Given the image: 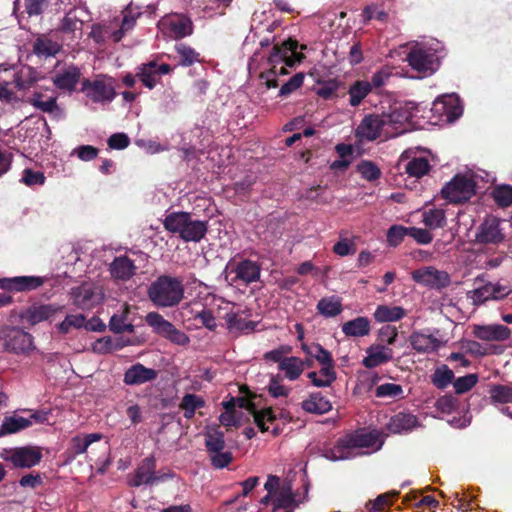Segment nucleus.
I'll use <instances>...</instances> for the list:
<instances>
[{
	"label": "nucleus",
	"mask_w": 512,
	"mask_h": 512,
	"mask_svg": "<svg viewBox=\"0 0 512 512\" xmlns=\"http://www.w3.org/2000/svg\"><path fill=\"white\" fill-rule=\"evenodd\" d=\"M147 296L158 308L176 307L185 297L183 279L168 274L160 275L148 286Z\"/></svg>",
	"instance_id": "1"
},
{
	"label": "nucleus",
	"mask_w": 512,
	"mask_h": 512,
	"mask_svg": "<svg viewBox=\"0 0 512 512\" xmlns=\"http://www.w3.org/2000/svg\"><path fill=\"white\" fill-rule=\"evenodd\" d=\"M166 230L177 233L186 242H199L207 232V223L194 220L187 212H173L168 214L163 222Z\"/></svg>",
	"instance_id": "2"
},
{
	"label": "nucleus",
	"mask_w": 512,
	"mask_h": 512,
	"mask_svg": "<svg viewBox=\"0 0 512 512\" xmlns=\"http://www.w3.org/2000/svg\"><path fill=\"white\" fill-rule=\"evenodd\" d=\"M298 43L295 40L288 39L282 45H275L269 57V62L273 64L269 74L273 76L285 75L288 73L286 67H293L300 63L304 55L297 53Z\"/></svg>",
	"instance_id": "3"
},
{
	"label": "nucleus",
	"mask_w": 512,
	"mask_h": 512,
	"mask_svg": "<svg viewBox=\"0 0 512 512\" xmlns=\"http://www.w3.org/2000/svg\"><path fill=\"white\" fill-rule=\"evenodd\" d=\"M261 267L258 263L245 259L239 262H229L224 269L226 282L233 285L242 282L245 285L260 279Z\"/></svg>",
	"instance_id": "4"
},
{
	"label": "nucleus",
	"mask_w": 512,
	"mask_h": 512,
	"mask_svg": "<svg viewBox=\"0 0 512 512\" xmlns=\"http://www.w3.org/2000/svg\"><path fill=\"white\" fill-rule=\"evenodd\" d=\"M0 341L6 351L28 354L35 349L31 334L10 326H0Z\"/></svg>",
	"instance_id": "5"
},
{
	"label": "nucleus",
	"mask_w": 512,
	"mask_h": 512,
	"mask_svg": "<svg viewBox=\"0 0 512 512\" xmlns=\"http://www.w3.org/2000/svg\"><path fill=\"white\" fill-rule=\"evenodd\" d=\"M508 222L494 216H489L479 225L475 241L484 245H498L505 240Z\"/></svg>",
	"instance_id": "6"
},
{
	"label": "nucleus",
	"mask_w": 512,
	"mask_h": 512,
	"mask_svg": "<svg viewBox=\"0 0 512 512\" xmlns=\"http://www.w3.org/2000/svg\"><path fill=\"white\" fill-rule=\"evenodd\" d=\"M475 193L474 182L464 176H455L441 190L443 198L452 203H461L469 200Z\"/></svg>",
	"instance_id": "7"
},
{
	"label": "nucleus",
	"mask_w": 512,
	"mask_h": 512,
	"mask_svg": "<svg viewBox=\"0 0 512 512\" xmlns=\"http://www.w3.org/2000/svg\"><path fill=\"white\" fill-rule=\"evenodd\" d=\"M69 295L73 304L80 309H91L103 298L101 288L90 282L71 288Z\"/></svg>",
	"instance_id": "8"
},
{
	"label": "nucleus",
	"mask_w": 512,
	"mask_h": 512,
	"mask_svg": "<svg viewBox=\"0 0 512 512\" xmlns=\"http://www.w3.org/2000/svg\"><path fill=\"white\" fill-rule=\"evenodd\" d=\"M82 91L95 103L110 102L116 95L113 81L104 76H99L93 81L84 80L82 82Z\"/></svg>",
	"instance_id": "9"
},
{
	"label": "nucleus",
	"mask_w": 512,
	"mask_h": 512,
	"mask_svg": "<svg viewBox=\"0 0 512 512\" xmlns=\"http://www.w3.org/2000/svg\"><path fill=\"white\" fill-rule=\"evenodd\" d=\"M158 28L167 37L181 39L193 32L192 21L181 14L168 15L158 22Z\"/></svg>",
	"instance_id": "10"
},
{
	"label": "nucleus",
	"mask_w": 512,
	"mask_h": 512,
	"mask_svg": "<svg viewBox=\"0 0 512 512\" xmlns=\"http://www.w3.org/2000/svg\"><path fill=\"white\" fill-rule=\"evenodd\" d=\"M406 60L415 71L424 75L434 73L438 68L437 56L431 51L415 45L411 48Z\"/></svg>",
	"instance_id": "11"
},
{
	"label": "nucleus",
	"mask_w": 512,
	"mask_h": 512,
	"mask_svg": "<svg viewBox=\"0 0 512 512\" xmlns=\"http://www.w3.org/2000/svg\"><path fill=\"white\" fill-rule=\"evenodd\" d=\"M3 458L17 468H31L40 462L42 453L37 447H17L6 451Z\"/></svg>",
	"instance_id": "12"
},
{
	"label": "nucleus",
	"mask_w": 512,
	"mask_h": 512,
	"mask_svg": "<svg viewBox=\"0 0 512 512\" xmlns=\"http://www.w3.org/2000/svg\"><path fill=\"white\" fill-rule=\"evenodd\" d=\"M411 275L415 282L435 289L444 288L450 284L449 274L433 266L414 270Z\"/></svg>",
	"instance_id": "13"
},
{
	"label": "nucleus",
	"mask_w": 512,
	"mask_h": 512,
	"mask_svg": "<svg viewBox=\"0 0 512 512\" xmlns=\"http://www.w3.org/2000/svg\"><path fill=\"white\" fill-rule=\"evenodd\" d=\"M63 311V306L57 304H33L22 314L21 318L30 325L53 319Z\"/></svg>",
	"instance_id": "14"
},
{
	"label": "nucleus",
	"mask_w": 512,
	"mask_h": 512,
	"mask_svg": "<svg viewBox=\"0 0 512 512\" xmlns=\"http://www.w3.org/2000/svg\"><path fill=\"white\" fill-rule=\"evenodd\" d=\"M46 419L40 412L31 413L28 417L13 414L4 418L1 434H13L30 427L33 423H42Z\"/></svg>",
	"instance_id": "15"
},
{
	"label": "nucleus",
	"mask_w": 512,
	"mask_h": 512,
	"mask_svg": "<svg viewBox=\"0 0 512 512\" xmlns=\"http://www.w3.org/2000/svg\"><path fill=\"white\" fill-rule=\"evenodd\" d=\"M410 150L404 151L398 161V167L410 177L421 178L430 171L429 161L425 157L411 156Z\"/></svg>",
	"instance_id": "16"
},
{
	"label": "nucleus",
	"mask_w": 512,
	"mask_h": 512,
	"mask_svg": "<svg viewBox=\"0 0 512 512\" xmlns=\"http://www.w3.org/2000/svg\"><path fill=\"white\" fill-rule=\"evenodd\" d=\"M383 119L390 129V136L402 134L407 130L406 125L413 117V112L407 106L393 109L390 113H382Z\"/></svg>",
	"instance_id": "17"
},
{
	"label": "nucleus",
	"mask_w": 512,
	"mask_h": 512,
	"mask_svg": "<svg viewBox=\"0 0 512 512\" xmlns=\"http://www.w3.org/2000/svg\"><path fill=\"white\" fill-rule=\"evenodd\" d=\"M44 278L39 276H19L0 279V288L7 291H31L42 286Z\"/></svg>",
	"instance_id": "18"
},
{
	"label": "nucleus",
	"mask_w": 512,
	"mask_h": 512,
	"mask_svg": "<svg viewBox=\"0 0 512 512\" xmlns=\"http://www.w3.org/2000/svg\"><path fill=\"white\" fill-rule=\"evenodd\" d=\"M235 400H236V404L239 407L245 408L248 411H250V413L253 415L254 422L256 423V425L259 427V429L262 432L269 430V426L267 424L273 423L276 418L271 408H267V409L259 411L255 408L254 403H252L248 399L237 398Z\"/></svg>",
	"instance_id": "19"
},
{
	"label": "nucleus",
	"mask_w": 512,
	"mask_h": 512,
	"mask_svg": "<svg viewBox=\"0 0 512 512\" xmlns=\"http://www.w3.org/2000/svg\"><path fill=\"white\" fill-rule=\"evenodd\" d=\"M345 443L351 447L352 451L357 448H376L380 449L382 441L379 440V433L376 431L371 432H356L345 436Z\"/></svg>",
	"instance_id": "20"
},
{
	"label": "nucleus",
	"mask_w": 512,
	"mask_h": 512,
	"mask_svg": "<svg viewBox=\"0 0 512 512\" xmlns=\"http://www.w3.org/2000/svg\"><path fill=\"white\" fill-rule=\"evenodd\" d=\"M359 129L362 135L369 140L376 139L381 133H385L386 135L390 134V129L387 128L382 114L366 116L359 126Z\"/></svg>",
	"instance_id": "21"
},
{
	"label": "nucleus",
	"mask_w": 512,
	"mask_h": 512,
	"mask_svg": "<svg viewBox=\"0 0 512 512\" xmlns=\"http://www.w3.org/2000/svg\"><path fill=\"white\" fill-rule=\"evenodd\" d=\"M473 334L484 341H504L510 337L511 331L502 324L478 325L474 327Z\"/></svg>",
	"instance_id": "22"
},
{
	"label": "nucleus",
	"mask_w": 512,
	"mask_h": 512,
	"mask_svg": "<svg viewBox=\"0 0 512 512\" xmlns=\"http://www.w3.org/2000/svg\"><path fill=\"white\" fill-rule=\"evenodd\" d=\"M157 378V371L137 363L132 365L124 374V383L127 385H142Z\"/></svg>",
	"instance_id": "23"
},
{
	"label": "nucleus",
	"mask_w": 512,
	"mask_h": 512,
	"mask_svg": "<svg viewBox=\"0 0 512 512\" xmlns=\"http://www.w3.org/2000/svg\"><path fill=\"white\" fill-rule=\"evenodd\" d=\"M419 426V422L413 414L399 412L393 415L386 424L387 429L393 434L407 433Z\"/></svg>",
	"instance_id": "24"
},
{
	"label": "nucleus",
	"mask_w": 512,
	"mask_h": 512,
	"mask_svg": "<svg viewBox=\"0 0 512 512\" xmlns=\"http://www.w3.org/2000/svg\"><path fill=\"white\" fill-rule=\"evenodd\" d=\"M155 468L156 465L153 459H144L136 470L135 475L129 480V485L138 487L142 484H153L158 480V478L154 475Z\"/></svg>",
	"instance_id": "25"
},
{
	"label": "nucleus",
	"mask_w": 512,
	"mask_h": 512,
	"mask_svg": "<svg viewBox=\"0 0 512 512\" xmlns=\"http://www.w3.org/2000/svg\"><path fill=\"white\" fill-rule=\"evenodd\" d=\"M393 358V351L391 348L377 345L368 349V355L364 358L363 364L367 368H374L381 364L390 361Z\"/></svg>",
	"instance_id": "26"
},
{
	"label": "nucleus",
	"mask_w": 512,
	"mask_h": 512,
	"mask_svg": "<svg viewBox=\"0 0 512 512\" xmlns=\"http://www.w3.org/2000/svg\"><path fill=\"white\" fill-rule=\"evenodd\" d=\"M410 344L419 353H430L436 351L441 342L432 335L414 332L410 336Z\"/></svg>",
	"instance_id": "27"
},
{
	"label": "nucleus",
	"mask_w": 512,
	"mask_h": 512,
	"mask_svg": "<svg viewBox=\"0 0 512 512\" xmlns=\"http://www.w3.org/2000/svg\"><path fill=\"white\" fill-rule=\"evenodd\" d=\"M27 101L42 112L62 114V110L57 105V98L55 96H47L42 92H34Z\"/></svg>",
	"instance_id": "28"
},
{
	"label": "nucleus",
	"mask_w": 512,
	"mask_h": 512,
	"mask_svg": "<svg viewBox=\"0 0 512 512\" xmlns=\"http://www.w3.org/2000/svg\"><path fill=\"white\" fill-rule=\"evenodd\" d=\"M81 72L75 66H69L53 77L54 85L62 90H73L80 79Z\"/></svg>",
	"instance_id": "29"
},
{
	"label": "nucleus",
	"mask_w": 512,
	"mask_h": 512,
	"mask_svg": "<svg viewBox=\"0 0 512 512\" xmlns=\"http://www.w3.org/2000/svg\"><path fill=\"white\" fill-rule=\"evenodd\" d=\"M111 275L119 280H128L136 272V267L132 260L126 256H120L114 259L110 265Z\"/></svg>",
	"instance_id": "30"
},
{
	"label": "nucleus",
	"mask_w": 512,
	"mask_h": 512,
	"mask_svg": "<svg viewBox=\"0 0 512 512\" xmlns=\"http://www.w3.org/2000/svg\"><path fill=\"white\" fill-rule=\"evenodd\" d=\"M86 12L83 9H71L62 19L60 30L64 33L81 32Z\"/></svg>",
	"instance_id": "31"
},
{
	"label": "nucleus",
	"mask_w": 512,
	"mask_h": 512,
	"mask_svg": "<svg viewBox=\"0 0 512 512\" xmlns=\"http://www.w3.org/2000/svg\"><path fill=\"white\" fill-rule=\"evenodd\" d=\"M279 370L284 373V377L290 381L297 380L305 370V361L289 356L281 361Z\"/></svg>",
	"instance_id": "32"
},
{
	"label": "nucleus",
	"mask_w": 512,
	"mask_h": 512,
	"mask_svg": "<svg viewBox=\"0 0 512 512\" xmlns=\"http://www.w3.org/2000/svg\"><path fill=\"white\" fill-rule=\"evenodd\" d=\"M60 49V44L47 35H40L33 43V52L39 57L48 58L55 56Z\"/></svg>",
	"instance_id": "33"
},
{
	"label": "nucleus",
	"mask_w": 512,
	"mask_h": 512,
	"mask_svg": "<svg viewBox=\"0 0 512 512\" xmlns=\"http://www.w3.org/2000/svg\"><path fill=\"white\" fill-rule=\"evenodd\" d=\"M295 505V497L292 493V487L290 482H284L281 484L279 490L274 494V510L277 512L278 509H289L287 512H291Z\"/></svg>",
	"instance_id": "34"
},
{
	"label": "nucleus",
	"mask_w": 512,
	"mask_h": 512,
	"mask_svg": "<svg viewBox=\"0 0 512 512\" xmlns=\"http://www.w3.org/2000/svg\"><path fill=\"white\" fill-rule=\"evenodd\" d=\"M302 408L308 413L324 414L332 409V405L320 393H314L302 402Z\"/></svg>",
	"instance_id": "35"
},
{
	"label": "nucleus",
	"mask_w": 512,
	"mask_h": 512,
	"mask_svg": "<svg viewBox=\"0 0 512 512\" xmlns=\"http://www.w3.org/2000/svg\"><path fill=\"white\" fill-rule=\"evenodd\" d=\"M129 306L127 304L122 306V309L114 314L109 322V328L115 333L133 332L134 325L128 321Z\"/></svg>",
	"instance_id": "36"
},
{
	"label": "nucleus",
	"mask_w": 512,
	"mask_h": 512,
	"mask_svg": "<svg viewBox=\"0 0 512 512\" xmlns=\"http://www.w3.org/2000/svg\"><path fill=\"white\" fill-rule=\"evenodd\" d=\"M323 456L331 461L347 460L355 456L351 447L345 443V437L341 438L337 444L329 449H326Z\"/></svg>",
	"instance_id": "37"
},
{
	"label": "nucleus",
	"mask_w": 512,
	"mask_h": 512,
	"mask_svg": "<svg viewBox=\"0 0 512 512\" xmlns=\"http://www.w3.org/2000/svg\"><path fill=\"white\" fill-rule=\"evenodd\" d=\"M342 331L347 336L361 337L370 331V324L367 318L358 317L343 324Z\"/></svg>",
	"instance_id": "38"
},
{
	"label": "nucleus",
	"mask_w": 512,
	"mask_h": 512,
	"mask_svg": "<svg viewBox=\"0 0 512 512\" xmlns=\"http://www.w3.org/2000/svg\"><path fill=\"white\" fill-rule=\"evenodd\" d=\"M225 320L231 332H250L256 327L255 322L246 321L239 313L235 312L227 313Z\"/></svg>",
	"instance_id": "39"
},
{
	"label": "nucleus",
	"mask_w": 512,
	"mask_h": 512,
	"mask_svg": "<svg viewBox=\"0 0 512 512\" xmlns=\"http://www.w3.org/2000/svg\"><path fill=\"white\" fill-rule=\"evenodd\" d=\"M405 315V311L403 308L399 306H379L375 313L374 317L378 322H393L400 320Z\"/></svg>",
	"instance_id": "40"
},
{
	"label": "nucleus",
	"mask_w": 512,
	"mask_h": 512,
	"mask_svg": "<svg viewBox=\"0 0 512 512\" xmlns=\"http://www.w3.org/2000/svg\"><path fill=\"white\" fill-rule=\"evenodd\" d=\"M333 368L334 365L322 366L319 372L308 373V378L311 379L316 387L329 386L336 379V373Z\"/></svg>",
	"instance_id": "41"
},
{
	"label": "nucleus",
	"mask_w": 512,
	"mask_h": 512,
	"mask_svg": "<svg viewBox=\"0 0 512 512\" xmlns=\"http://www.w3.org/2000/svg\"><path fill=\"white\" fill-rule=\"evenodd\" d=\"M372 84L367 81H356L349 88V103L351 106H358L361 101L371 92Z\"/></svg>",
	"instance_id": "42"
},
{
	"label": "nucleus",
	"mask_w": 512,
	"mask_h": 512,
	"mask_svg": "<svg viewBox=\"0 0 512 512\" xmlns=\"http://www.w3.org/2000/svg\"><path fill=\"white\" fill-rule=\"evenodd\" d=\"M37 80L36 71L29 67H21L14 76V82L18 89L25 90L31 87Z\"/></svg>",
	"instance_id": "43"
},
{
	"label": "nucleus",
	"mask_w": 512,
	"mask_h": 512,
	"mask_svg": "<svg viewBox=\"0 0 512 512\" xmlns=\"http://www.w3.org/2000/svg\"><path fill=\"white\" fill-rule=\"evenodd\" d=\"M137 76L146 87L149 89L154 88L157 83L156 62L151 61L141 65L138 69Z\"/></svg>",
	"instance_id": "44"
},
{
	"label": "nucleus",
	"mask_w": 512,
	"mask_h": 512,
	"mask_svg": "<svg viewBox=\"0 0 512 512\" xmlns=\"http://www.w3.org/2000/svg\"><path fill=\"white\" fill-rule=\"evenodd\" d=\"M317 309L320 314L325 317H334L338 315L341 310V302L336 297H326L322 298L318 304Z\"/></svg>",
	"instance_id": "45"
},
{
	"label": "nucleus",
	"mask_w": 512,
	"mask_h": 512,
	"mask_svg": "<svg viewBox=\"0 0 512 512\" xmlns=\"http://www.w3.org/2000/svg\"><path fill=\"white\" fill-rule=\"evenodd\" d=\"M126 345L120 338L102 337L93 343V350L100 354L112 352L121 349Z\"/></svg>",
	"instance_id": "46"
},
{
	"label": "nucleus",
	"mask_w": 512,
	"mask_h": 512,
	"mask_svg": "<svg viewBox=\"0 0 512 512\" xmlns=\"http://www.w3.org/2000/svg\"><path fill=\"white\" fill-rule=\"evenodd\" d=\"M205 445L208 452H221L225 447L224 435L217 429H211L205 434Z\"/></svg>",
	"instance_id": "47"
},
{
	"label": "nucleus",
	"mask_w": 512,
	"mask_h": 512,
	"mask_svg": "<svg viewBox=\"0 0 512 512\" xmlns=\"http://www.w3.org/2000/svg\"><path fill=\"white\" fill-rule=\"evenodd\" d=\"M423 223L430 229L444 227L446 218L442 209H429L423 213Z\"/></svg>",
	"instance_id": "48"
},
{
	"label": "nucleus",
	"mask_w": 512,
	"mask_h": 512,
	"mask_svg": "<svg viewBox=\"0 0 512 512\" xmlns=\"http://www.w3.org/2000/svg\"><path fill=\"white\" fill-rule=\"evenodd\" d=\"M15 9L19 10L21 7L29 16L41 14L47 6V0H16Z\"/></svg>",
	"instance_id": "49"
},
{
	"label": "nucleus",
	"mask_w": 512,
	"mask_h": 512,
	"mask_svg": "<svg viewBox=\"0 0 512 512\" xmlns=\"http://www.w3.org/2000/svg\"><path fill=\"white\" fill-rule=\"evenodd\" d=\"M145 321L149 326H151L154 329V331L157 334L161 335L162 337L172 324L158 312L148 313L145 317Z\"/></svg>",
	"instance_id": "50"
},
{
	"label": "nucleus",
	"mask_w": 512,
	"mask_h": 512,
	"mask_svg": "<svg viewBox=\"0 0 512 512\" xmlns=\"http://www.w3.org/2000/svg\"><path fill=\"white\" fill-rule=\"evenodd\" d=\"M175 50L180 57L179 64L182 66H191L199 61V53L184 43L177 44Z\"/></svg>",
	"instance_id": "51"
},
{
	"label": "nucleus",
	"mask_w": 512,
	"mask_h": 512,
	"mask_svg": "<svg viewBox=\"0 0 512 512\" xmlns=\"http://www.w3.org/2000/svg\"><path fill=\"white\" fill-rule=\"evenodd\" d=\"M432 383L440 388H446L450 383H452L454 379V373L451 369H449L446 365H442L437 368L433 375L431 376Z\"/></svg>",
	"instance_id": "52"
},
{
	"label": "nucleus",
	"mask_w": 512,
	"mask_h": 512,
	"mask_svg": "<svg viewBox=\"0 0 512 512\" xmlns=\"http://www.w3.org/2000/svg\"><path fill=\"white\" fill-rule=\"evenodd\" d=\"M204 406V401L201 397L194 394H186L181 401L180 408L184 410L186 418H192L195 410Z\"/></svg>",
	"instance_id": "53"
},
{
	"label": "nucleus",
	"mask_w": 512,
	"mask_h": 512,
	"mask_svg": "<svg viewBox=\"0 0 512 512\" xmlns=\"http://www.w3.org/2000/svg\"><path fill=\"white\" fill-rule=\"evenodd\" d=\"M490 398L493 402H512V383L507 385H494L490 389Z\"/></svg>",
	"instance_id": "54"
},
{
	"label": "nucleus",
	"mask_w": 512,
	"mask_h": 512,
	"mask_svg": "<svg viewBox=\"0 0 512 512\" xmlns=\"http://www.w3.org/2000/svg\"><path fill=\"white\" fill-rule=\"evenodd\" d=\"M303 350L310 356L314 357L322 366L334 365L330 352L325 350L319 344L314 345L311 348H307L306 346H303Z\"/></svg>",
	"instance_id": "55"
},
{
	"label": "nucleus",
	"mask_w": 512,
	"mask_h": 512,
	"mask_svg": "<svg viewBox=\"0 0 512 512\" xmlns=\"http://www.w3.org/2000/svg\"><path fill=\"white\" fill-rule=\"evenodd\" d=\"M497 296V294H494V288L492 287V283H488L470 292V298L475 304L484 303L485 301L494 299V297Z\"/></svg>",
	"instance_id": "56"
},
{
	"label": "nucleus",
	"mask_w": 512,
	"mask_h": 512,
	"mask_svg": "<svg viewBox=\"0 0 512 512\" xmlns=\"http://www.w3.org/2000/svg\"><path fill=\"white\" fill-rule=\"evenodd\" d=\"M477 382H478L477 374H469V375H465V376L457 378L453 382V386H454L455 392L457 394H463V393L471 390L476 385Z\"/></svg>",
	"instance_id": "57"
},
{
	"label": "nucleus",
	"mask_w": 512,
	"mask_h": 512,
	"mask_svg": "<svg viewBox=\"0 0 512 512\" xmlns=\"http://www.w3.org/2000/svg\"><path fill=\"white\" fill-rule=\"evenodd\" d=\"M493 198L495 202L502 207L512 205V187L504 185L495 188L493 190Z\"/></svg>",
	"instance_id": "58"
},
{
	"label": "nucleus",
	"mask_w": 512,
	"mask_h": 512,
	"mask_svg": "<svg viewBox=\"0 0 512 512\" xmlns=\"http://www.w3.org/2000/svg\"><path fill=\"white\" fill-rule=\"evenodd\" d=\"M362 16L364 18V22L367 23L372 19H376L381 22H386L388 19V14L383 9H380L378 5L371 4L366 6L363 9Z\"/></svg>",
	"instance_id": "59"
},
{
	"label": "nucleus",
	"mask_w": 512,
	"mask_h": 512,
	"mask_svg": "<svg viewBox=\"0 0 512 512\" xmlns=\"http://www.w3.org/2000/svg\"><path fill=\"white\" fill-rule=\"evenodd\" d=\"M85 317L81 314L68 315L64 321L58 325L61 333H68L71 328H81L84 325Z\"/></svg>",
	"instance_id": "60"
},
{
	"label": "nucleus",
	"mask_w": 512,
	"mask_h": 512,
	"mask_svg": "<svg viewBox=\"0 0 512 512\" xmlns=\"http://www.w3.org/2000/svg\"><path fill=\"white\" fill-rule=\"evenodd\" d=\"M163 337L179 346H186L190 342L189 337L184 332L178 330L173 324H171Z\"/></svg>",
	"instance_id": "61"
},
{
	"label": "nucleus",
	"mask_w": 512,
	"mask_h": 512,
	"mask_svg": "<svg viewBox=\"0 0 512 512\" xmlns=\"http://www.w3.org/2000/svg\"><path fill=\"white\" fill-rule=\"evenodd\" d=\"M267 389L274 398L287 397L290 392L287 387L281 384L279 376H271Z\"/></svg>",
	"instance_id": "62"
},
{
	"label": "nucleus",
	"mask_w": 512,
	"mask_h": 512,
	"mask_svg": "<svg viewBox=\"0 0 512 512\" xmlns=\"http://www.w3.org/2000/svg\"><path fill=\"white\" fill-rule=\"evenodd\" d=\"M403 393V389L400 385L394 383H385L376 388L377 397H390L395 398Z\"/></svg>",
	"instance_id": "63"
},
{
	"label": "nucleus",
	"mask_w": 512,
	"mask_h": 512,
	"mask_svg": "<svg viewBox=\"0 0 512 512\" xmlns=\"http://www.w3.org/2000/svg\"><path fill=\"white\" fill-rule=\"evenodd\" d=\"M408 235V227L393 225L387 232V241L392 246H397Z\"/></svg>",
	"instance_id": "64"
}]
</instances>
